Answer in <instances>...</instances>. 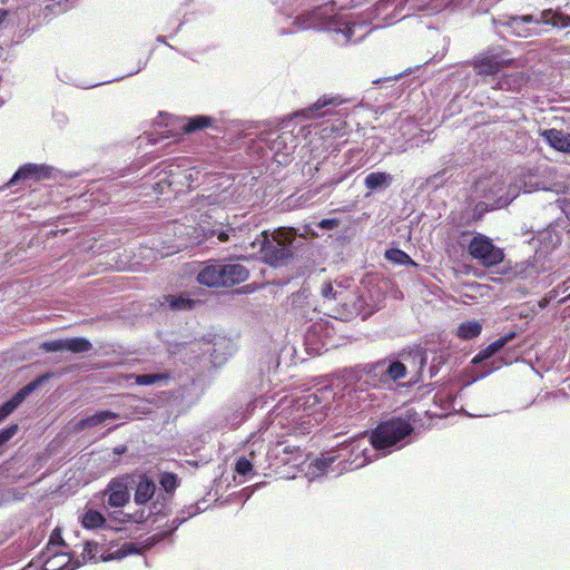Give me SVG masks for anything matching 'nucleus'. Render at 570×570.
<instances>
[{"instance_id":"27","label":"nucleus","mask_w":570,"mask_h":570,"mask_svg":"<svg viewBox=\"0 0 570 570\" xmlns=\"http://www.w3.org/2000/svg\"><path fill=\"white\" fill-rule=\"evenodd\" d=\"M385 374L390 385L392 382L404 379L407 374V368L400 361H393L390 363L385 361Z\"/></svg>"},{"instance_id":"34","label":"nucleus","mask_w":570,"mask_h":570,"mask_svg":"<svg viewBox=\"0 0 570 570\" xmlns=\"http://www.w3.org/2000/svg\"><path fill=\"white\" fill-rule=\"evenodd\" d=\"M18 424H10L0 430V445L11 440L18 432Z\"/></svg>"},{"instance_id":"2","label":"nucleus","mask_w":570,"mask_h":570,"mask_svg":"<svg viewBox=\"0 0 570 570\" xmlns=\"http://www.w3.org/2000/svg\"><path fill=\"white\" fill-rule=\"evenodd\" d=\"M413 431L410 422L392 419L380 423L371 434V443L376 450H386L409 436Z\"/></svg>"},{"instance_id":"32","label":"nucleus","mask_w":570,"mask_h":570,"mask_svg":"<svg viewBox=\"0 0 570 570\" xmlns=\"http://www.w3.org/2000/svg\"><path fill=\"white\" fill-rule=\"evenodd\" d=\"M235 471L237 474L246 476L253 471V464L247 458L240 456L236 461Z\"/></svg>"},{"instance_id":"47","label":"nucleus","mask_w":570,"mask_h":570,"mask_svg":"<svg viewBox=\"0 0 570 570\" xmlns=\"http://www.w3.org/2000/svg\"><path fill=\"white\" fill-rule=\"evenodd\" d=\"M567 301H570V294L568 296H566L564 298H562L561 303L567 302Z\"/></svg>"},{"instance_id":"26","label":"nucleus","mask_w":570,"mask_h":570,"mask_svg":"<svg viewBox=\"0 0 570 570\" xmlns=\"http://www.w3.org/2000/svg\"><path fill=\"white\" fill-rule=\"evenodd\" d=\"M106 522V518L95 509H88L81 515V525L85 529H98Z\"/></svg>"},{"instance_id":"39","label":"nucleus","mask_w":570,"mask_h":570,"mask_svg":"<svg viewBox=\"0 0 570 570\" xmlns=\"http://www.w3.org/2000/svg\"><path fill=\"white\" fill-rule=\"evenodd\" d=\"M149 514H146L145 510L136 511L135 514L128 515L129 520L132 522H144L148 519Z\"/></svg>"},{"instance_id":"31","label":"nucleus","mask_w":570,"mask_h":570,"mask_svg":"<svg viewBox=\"0 0 570 570\" xmlns=\"http://www.w3.org/2000/svg\"><path fill=\"white\" fill-rule=\"evenodd\" d=\"M386 259L399 265H416L412 258L402 249L391 248L385 252Z\"/></svg>"},{"instance_id":"43","label":"nucleus","mask_w":570,"mask_h":570,"mask_svg":"<svg viewBox=\"0 0 570 570\" xmlns=\"http://www.w3.org/2000/svg\"><path fill=\"white\" fill-rule=\"evenodd\" d=\"M8 17V11L6 9L0 8V26L4 22Z\"/></svg>"},{"instance_id":"12","label":"nucleus","mask_w":570,"mask_h":570,"mask_svg":"<svg viewBox=\"0 0 570 570\" xmlns=\"http://www.w3.org/2000/svg\"><path fill=\"white\" fill-rule=\"evenodd\" d=\"M510 65V60L504 59L499 53H483L474 58L472 67L478 75L495 76Z\"/></svg>"},{"instance_id":"5","label":"nucleus","mask_w":570,"mask_h":570,"mask_svg":"<svg viewBox=\"0 0 570 570\" xmlns=\"http://www.w3.org/2000/svg\"><path fill=\"white\" fill-rule=\"evenodd\" d=\"M53 537L49 540L45 551H42L40 559L43 570H75L80 566V562H72L68 552L56 550Z\"/></svg>"},{"instance_id":"41","label":"nucleus","mask_w":570,"mask_h":570,"mask_svg":"<svg viewBox=\"0 0 570 570\" xmlns=\"http://www.w3.org/2000/svg\"><path fill=\"white\" fill-rule=\"evenodd\" d=\"M52 537L55 538L53 541H55L56 550H62V548L65 547V543L62 541V538H61L60 533L53 531V533L51 534L50 539Z\"/></svg>"},{"instance_id":"28","label":"nucleus","mask_w":570,"mask_h":570,"mask_svg":"<svg viewBox=\"0 0 570 570\" xmlns=\"http://www.w3.org/2000/svg\"><path fill=\"white\" fill-rule=\"evenodd\" d=\"M391 176L383 171H374L365 177V186L367 189L374 190L382 186H389Z\"/></svg>"},{"instance_id":"11","label":"nucleus","mask_w":570,"mask_h":570,"mask_svg":"<svg viewBox=\"0 0 570 570\" xmlns=\"http://www.w3.org/2000/svg\"><path fill=\"white\" fill-rule=\"evenodd\" d=\"M50 377V373L38 376L36 380L20 389L10 400L4 402L0 406V423L4 421L30 393H32L42 382L49 380Z\"/></svg>"},{"instance_id":"13","label":"nucleus","mask_w":570,"mask_h":570,"mask_svg":"<svg viewBox=\"0 0 570 570\" xmlns=\"http://www.w3.org/2000/svg\"><path fill=\"white\" fill-rule=\"evenodd\" d=\"M539 136L549 145L552 149L570 154V134L562 129L550 128L539 130Z\"/></svg>"},{"instance_id":"3","label":"nucleus","mask_w":570,"mask_h":570,"mask_svg":"<svg viewBox=\"0 0 570 570\" xmlns=\"http://www.w3.org/2000/svg\"><path fill=\"white\" fill-rule=\"evenodd\" d=\"M294 239L292 229H277L273 234V238L265 237L262 252L265 261L271 265H278L292 257L291 244Z\"/></svg>"},{"instance_id":"23","label":"nucleus","mask_w":570,"mask_h":570,"mask_svg":"<svg viewBox=\"0 0 570 570\" xmlns=\"http://www.w3.org/2000/svg\"><path fill=\"white\" fill-rule=\"evenodd\" d=\"M482 324L479 321H468L459 325L456 336L463 341H470L481 334Z\"/></svg>"},{"instance_id":"21","label":"nucleus","mask_w":570,"mask_h":570,"mask_svg":"<svg viewBox=\"0 0 570 570\" xmlns=\"http://www.w3.org/2000/svg\"><path fill=\"white\" fill-rule=\"evenodd\" d=\"M119 417V414L112 411H100L95 413L94 415L81 419L78 422V430L82 431L87 428L96 426L107 420H116Z\"/></svg>"},{"instance_id":"18","label":"nucleus","mask_w":570,"mask_h":570,"mask_svg":"<svg viewBox=\"0 0 570 570\" xmlns=\"http://www.w3.org/2000/svg\"><path fill=\"white\" fill-rule=\"evenodd\" d=\"M156 484L146 475L141 476L134 494V501L138 505L146 504L155 495Z\"/></svg>"},{"instance_id":"20","label":"nucleus","mask_w":570,"mask_h":570,"mask_svg":"<svg viewBox=\"0 0 570 570\" xmlns=\"http://www.w3.org/2000/svg\"><path fill=\"white\" fill-rule=\"evenodd\" d=\"M515 337V332L511 331L507 333L504 336L495 340L491 344H489L485 348L481 350L475 357L473 358L474 363L482 362L484 360L490 358L497 352H499L505 344L512 341Z\"/></svg>"},{"instance_id":"38","label":"nucleus","mask_w":570,"mask_h":570,"mask_svg":"<svg viewBox=\"0 0 570 570\" xmlns=\"http://www.w3.org/2000/svg\"><path fill=\"white\" fill-rule=\"evenodd\" d=\"M322 296L326 299L335 298V291L332 283L327 282L322 286Z\"/></svg>"},{"instance_id":"25","label":"nucleus","mask_w":570,"mask_h":570,"mask_svg":"<svg viewBox=\"0 0 570 570\" xmlns=\"http://www.w3.org/2000/svg\"><path fill=\"white\" fill-rule=\"evenodd\" d=\"M541 21L546 24L564 28L569 26L570 17L561 12L553 11L552 9H548L542 11Z\"/></svg>"},{"instance_id":"49","label":"nucleus","mask_w":570,"mask_h":570,"mask_svg":"<svg viewBox=\"0 0 570 570\" xmlns=\"http://www.w3.org/2000/svg\"><path fill=\"white\" fill-rule=\"evenodd\" d=\"M22 570H32V566H28L27 568H23Z\"/></svg>"},{"instance_id":"9","label":"nucleus","mask_w":570,"mask_h":570,"mask_svg":"<svg viewBox=\"0 0 570 570\" xmlns=\"http://www.w3.org/2000/svg\"><path fill=\"white\" fill-rule=\"evenodd\" d=\"M358 383L367 389H384L389 386L385 374V360L366 364L360 372Z\"/></svg>"},{"instance_id":"10","label":"nucleus","mask_w":570,"mask_h":570,"mask_svg":"<svg viewBox=\"0 0 570 570\" xmlns=\"http://www.w3.org/2000/svg\"><path fill=\"white\" fill-rule=\"evenodd\" d=\"M40 350L47 353L68 351L79 354L91 351L92 344L85 337H70L43 342L40 344Z\"/></svg>"},{"instance_id":"30","label":"nucleus","mask_w":570,"mask_h":570,"mask_svg":"<svg viewBox=\"0 0 570 570\" xmlns=\"http://www.w3.org/2000/svg\"><path fill=\"white\" fill-rule=\"evenodd\" d=\"M159 484L166 493L173 494L179 487V479L176 473L164 472L160 474Z\"/></svg>"},{"instance_id":"24","label":"nucleus","mask_w":570,"mask_h":570,"mask_svg":"<svg viewBox=\"0 0 570 570\" xmlns=\"http://www.w3.org/2000/svg\"><path fill=\"white\" fill-rule=\"evenodd\" d=\"M128 377L132 379L137 385L142 386L167 383L170 379V375L168 373L130 374Z\"/></svg>"},{"instance_id":"46","label":"nucleus","mask_w":570,"mask_h":570,"mask_svg":"<svg viewBox=\"0 0 570 570\" xmlns=\"http://www.w3.org/2000/svg\"><path fill=\"white\" fill-rule=\"evenodd\" d=\"M522 19L525 22H531L532 21V17L531 16H524Z\"/></svg>"},{"instance_id":"40","label":"nucleus","mask_w":570,"mask_h":570,"mask_svg":"<svg viewBox=\"0 0 570 570\" xmlns=\"http://www.w3.org/2000/svg\"><path fill=\"white\" fill-rule=\"evenodd\" d=\"M229 232H235V229L233 227H228L227 230H220V232H215L213 230L212 232V235H217V238L219 239V242L224 243V242H227L229 239Z\"/></svg>"},{"instance_id":"33","label":"nucleus","mask_w":570,"mask_h":570,"mask_svg":"<svg viewBox=\"0 0 570 570\" xmlns=\"http://www.w3.org/2000/svg\"><path fill=\"white\" fill-rule=\"evenodd\" d=\"M98 550V544L94 542H86L83 550H82V560L83 562L94 560L96 558Z\"/></svg>"},{"instance_id":"7","label":"nucleus","mask_w":570,"mask_h":570,"mask_svg":"<svg viewBox=\"0 0 570 570\" xmlns=\"http://www.w3.org/2000/svg\"><path fill=\"white\" fill-rule=\"evenodd\" d=\"M235 187L229 186L223 189H216L208 195H197L194 200V207L200 212L204 209L214 210L225 208L234 200Z\"/></svg>"},{"instance_id":"36","label":"nucleus","mask_w":570,"mask_h":570,"mask_svg":"<svg viewBox=\"0 0 570 570\" xmlns=\"http://www.w3.org/2000/svg\"><path fill=\"white\" fill-rule=\"evenodd\" d=\"M487 209L484 208V204L483 203H479L474 210H473V215L472 217L468 218L466 222L464 223V225H470L472 223H475V222H479L481 220L482 216H483V213L485 212Z\"/></svg>"},{"instance_id":"1","label":"nucleus","mask_w":570,"mask_h":570,"mask_svg":"<svg viewBox=\"0 0 570 570\" xmlns=\"http://www.w3.org/2000/svg\"><path fill=\"white\" fill-rule=\"evenodd\" d=\"M249 276L240 264H220L207 262L197 274L200 285L209 288L232 287L245 282Z\"/></svg>"},{"instance_id":"22","label":"nucleus","mask_w":570,"mask_h":570,"mask_svg":"<svg viewBox=\"0 0 570 570\" xmlns=\"http://www.w3.org/2000/svg\"><path fill=\"white\" fill-rule=\"evenodd\" d=\"M164 299L174 311H190L199 303V301L191 299L183 294L178 296L166 295Z\"/></svg>"},{"instance_id":"17","label":"nucleus","mask_w":570,"mask_h":570,"mask_svg":"<svg viewBox=\"0 0 570 570\" xmlns=\"http://www.w3.org/2000/svg\"><path fill=\"white\" fill-rule=\"evenodd\" d=\"M49 177V168L43 165L26 164L13 174L8 185H13L19 180L35 179L40 180Z\"/></svg>"},{"instance_id":"29","label":"nucleus","mask_w":570,"mask_h":570,"mask_svg":"<svg viewBox=\"0 0 570 570\" xmlns=\"http://www.w3.org/2000/svg\"><path fill=\"white\" fill-rule=\"evenodd\" d=\"M199 170L196 167H184L183 165H176L175 169H173L171 176L181 177L185 181V187L190 188L191 183L197 179V175Z\"/></svg>"},{"instance_id":"37","label":"nucleus","mask_w":570,"mask_h":570,"mask_svg":"<svg viewBox=\"0 0 570 570\" xmlns=\"http://www.w3.org/2000/svg\"><path fill=\"white\" fill-rule=\"evenodd\" d=\"M340 225V219L338 218H325V219H322L317 226L322 229H327V230H331V229H334L336 228L337 226Z\"/></svg>"},{"instance_id":"6","label":"nucleus","mask_w":570,"mask_h":570,"mask_svg":"<svg viewBox=\"0 0 570 570\" xmlns=\"http://www.w3.org/2000/svg\"><path fill=\"white\" fill-rule=\"evenodd\" d=\"M337 35H342L344 43H357L372 30L366 20L350 19L344 22H335L331 28Z\"/></svg>"},{"instance_id":"4","label":"nucleus","mask_w":570,"mask_h":570,"mask_svg":"<svg viewBox=\"0 0 570 570\" xmlns=\"http://www.w3.org/2000/svg\"><path fill=\"white\" fill-rule=\"evenodd\" d=\"M468 252L484 267L497 266L504 259L503 249L495 246L492 239L483 234H478L471 239Z\"/></svg>"},{"instance_id":"19","label":"nucleus","mask_w":570,"mask_h":570,"mask_svg":"<svg viewBox=\"0 0 570 570\" xmlns=\"http://www.w3.org/2000/svg\"><path fill=\"white\" fill-rule=\"evenodd\" d=\"M214 118L205 115H197L194 117L185 118L184 124L181 125V131L185 135H190L196 131L204 130L209 128L214 124Z\"/></svg>"},{"instance_id":"14","label":"nucleus","mask_w":570,"mask_h":570,"mask_svg":"<svg viewBox=\"0 0 570 570\" xmlns=\"http://www.w3.org/2000/svg\"><path fill=\"white\" fill-rule=\"evenodd\" d=\"M275 459L282 464H297L303 458L299 446L278 441L272 450Z\"/></svg>"},{"instance_id":"35","label":"nucleus","mask_w":570,"mask_h":570,"mask_svg":"<svg viewBox=\"0 0 570 570\" xmlns=\"http://www.w3.org/2000/svg\"><path fill=\"white\" fill-rule=\"evenodd\" d=\"M487 209L484 208V204L483 203H479L474 210H473V215L472 217L468 218L466 222L464 223V225H470L472 223H475V222H479L481 220L482 216H483V213L485 212Z\"/></svg>"},{"instance_id":"48","label":"nucleus","mask_w":570,"mask_h":570,"mask_svg":"<svg viewBox=\"0 0 570 570\" xmlns=\"http://www.w3.org/2000/svg\"><path fill=\"white\" fill-rule=\"evenodd\" d=\"M547 305V301L544 299L543 302H540V306L541 307H544Z\"/></svg>"},{"instance_id":"45","label":"nucleus","mask_w":570,"mask_h":570,"mask_svg":"<svg viewBox=\"0 0 570 570\" xmlns=\"http://www.w3.org/2000/svg\"><path fill=\"white\" fill-rule=\"evenodd\" d=\"M188 518L184 517V518H176L174 521H173V524L175 525V529L181 524L184 521H186Z\"/></svg>"},{"instance_id":"15","label":"nucleus","mask_w":570,"mask_h":570,"mask_svg":"<svg viewBox=\"0 0 570 570\" xmlns=\"http://www.w3.org/2000/svg\"><path fill=\"white\" fill-rule=\"evenodd\" d=\"M176 165L170 164L166 169L157 174L158 180L155 184V189L158 193H164L165 189H173L175 193L181 191L185 188V181L181 177L171 176L173 169Z\"/></svg>"},{"instance_id":"42","label":"nucleus","mask_w":570,"mask_h":570,"mask_svg":"<svg viewBox=\"0 0 570 570\" xmlns=\"http://www.w3.org/2000/svg\"><path fill=\"white\" fill-rule=\"evenodd\" d=\"M127 452V446L126 445H119V446H116L114 449V453L115 454H124Z\"/></svg>"},{"instance_id":"8","label":"nucleus","mask_w":570,"mask_h":570,"mask_svg":"<svg viewBox=\"0 0 570 570\" xmlns=\"http://www.w3.org/2000/svg\"><path fill=\"white\" fill-rule=\"evenodd\" d=\"M129 481L130 475L128 474L114 478L109 481L104 494L108 497L107 502L111 508H122L129 502Z\"/></svg>"},{"instance_id":"44","label":"nucleus","mask_w":570,"mask_h":570,"mask_svg":"<svg viewBox=\"0 0 570 570\" xmlns=\"http://www.w3.org/2000/svg\"><path fill=\"white\" fill-rule=\"evenodd\" d=\"M306 401L304 402V404H307L309 403L311 399H313V404L317 401V395L316 394H308L305 396Z\"/></svg>"},{"instance_id":"16","label":"nucleus","mask_w":570,"mask_h":570,"mask_svg":"<svg viewBox=\"0 0 570 570\" xmlns=\"http://www.w3.org/2000/svg\"><path fill=\"white\" fill-rule=\"evenodd\" d=\"M345 100L341 96H322L312 106L302 110V115L307 118L324 117L330 111H322L326 107H338Z\"/></svg>"}]
</instances>
